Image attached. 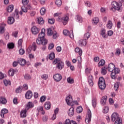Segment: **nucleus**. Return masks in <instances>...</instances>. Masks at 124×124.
<instances>
[{"label": "nucleus", "mask_w": 124, "mask_h": 124, "mask_svg": "<svg viewBox=\"0 0 124 124\" xmlns=\"http://www.w3.org/2000/svg\"><path fill=\"white\" fill-rule=\"evenodd\" d=\"M98 22H99V19H98V17H96L92 19V23L93 25H97Z\"/></svg>", "instance_id": "c756f323"}, {"label": "nucleus", "mask_w": 124, "mask_h": 124, "mask_svg": "<svg viewBox=\"0 0 124 124\" xmlns=\"http://www.w3.org/2000/svg\"><path fill=\"white\" fill-rule=\"evenodd\" d=\"M78 44L80 47H84L87 45V40L84 39L79 40L78 42Z\"/></svg>", "instance_id": "9d476101"}, {"label": "nucleus", "mask_w": 124, "mask_h": 124, "mask_svg": "<svg viewBox=\"0 0 124 124\" xmlns=\"http://www.w3.org/2000/svg\"><path fill=\"white\" fill-rule=\"evenodd\" d=\"M18 71L16 69L11 68L8 71V75L9 76H14V74L17 73Z\"/></svg>", "instance_id": "ddd939ff"}, {"label": "nucleus", "mask_w": 124, "mask_h": 124, "mask_svg": "<svg viewBox=\"0 0 124 124\" xmlns=\"http://www.w3.org/2000/svg\"><path fill=\"white\" fill-rule=\"evenodd\" d=\"M104 64H105V61H104V60H103V59H102L99 62V63L98 64V66L99 67H100V66H103V65H104Z\"/></svg>", "instance_id": "e433bc0d"}, {"label": "nucleus", "mask_w": 124, "mask_h": 124, "mask_svg": "<svg viewBox=\"0 0 124 124\" xmlns=\"http://www.w3.org/2000/svg\"><path fill=\"white\" fill-rule=\"evenodd\" d=\"M53 64H56V68L59 70H62L64 67V63L60 58L55 59L53 61Z\"/></svg>", "instance_id": "7ed1b4c3"}, {"label": "nucleus", "mask_w": 124, "mask_h": 124, "mask_svg": "<svg viewBox=\"0 0 124 124\" xmlns=\"http://www.w3.org/2000/svg\"><path fill=\"white\" fill-rule=\"evenodd\" d=\"M6 24L4 23H2L0 26V34H2L4 32V28H5Z\"/></svg>", "instance_id": "5701e85b"}, {"label": "nucleus", "mask_w": 124, "mask_h": 124, "mask_svg": "<svg viewBox=\"0 0 124 124\" xmlns=\"http://www.w3.org/2000/svg\"><path fill=\"white\" fill-rule=\"evenodd\" d=\"M45 108L46 110H49L51 108V103L50 102H46L45 104Z\"/></svg>", "instance_id": "2f4dec72"}, {"label": "nucleus", "mask_w": 124, "mask_h": 124, "mask_svg": "<svg viewBox=\"0 0 124 124\" xmlns=\"http://www.w3.org/2000/svg\"><path fill=\"white\" fill-rule=\"evenodd\" d=\"M75 52H76V53H78L79 56H82V54H83V51L79 47L76 48L75 49Z\"/></svg>", "instance_id": "c85d7f7f"}, {"label": "nucleus", "mask_w": 124, "mask_h": 124, "mask_svg": "<svg viewBox=\"0 0 124 124\" xmlns=\"http://www.w3.org/2000/svg\"><path fill=\"white\" fill-rule=\"evenodd\" d=\"M47 34L49 36L53 35V31H52V29L51 28L47 29Z\"/></svg>", "instance_id": "79ce46f5"}, {"label": "nucleus", "mask_w": 124, "mask_h": 124, "mask_svg": "<svg viewBox=\"0 0 124 124\" xmlns=\"http://www.w3.org/2000/svg\"><path fill=\"white\" fill-rule=\"evenodd\" d=\"M69 20V17L68 16L65 15L62 17L59 16L57 18V21L58 22H62L64 26H65L66 24L68 23V21Z\"/></svg>", "instance_id": "20e7f679"}, {"label": "nucleus", "mask_w": 124, "mask_h": 124, "mask_svg": "<svg viewBox=\"0 0 124 124\" xmlns=\"http://www.w3.org/2000/svg\"><path fill=\"white\" fill-rule=\"evenodd\" d=\"M22 91H23V87L22 86H20L16 89V92L17 93H21Z\"/></svg>", "instance_id": "09e8293b"}, {"label": "nucleus", "mask_w": 124, "mask_h": 124, "mask_svg": "<svg viewBox=\"0 0 124 124\" xmlns=\"http://www.w3.org/2000/svg\"><path fill=\"white\" fill-rule=\"evenodd\" d=\"M110 76L112 79H116V73H115L114 71L111 72Z\"/></svg>", "instance_id": "0e129e2a"}, {"label": "nucleus", "mask_w": 124, "mask_h": 124, "mask_svg": "<svg viewBox=\"0 0 124 124\" xmlns=\"http://www.w3.org/2000/svg\"><path fill=\"white\" fill-rule=\"evenodd\" d=\"M92 120V112H91V110L88 109L87 112V116L85 119V122L86 124H90L91 123V121Z\"/></svg>", "instance_id": "423d86ee"}, {"label": "nucleus", "mask_w": 124, "mask_h": 124, "mask_svg": "<svg viewBox=\"0 0 124 124\" xmlns=\"http://www.w3.org/2000/svg\"><path fill=\"white\" fill-rule=\"evenodd\" d=\"M70 31H68V30H64L63 31V33L64 35H68L69 34Z\"/></svg>", "instance_id": "774afa93"}, {"label": "nucleus", "mask_w": 124, "mask_h": 124, "mask_svg": "<svg viewBox=\"0 0 124 124\" xmlns=\"http://www.w3.org/2000/svg\"><path fill=\"white\" fill-rule=\"evenodd\" d=\"M5 77H6V74H3L2 72H0V79L1 80L4 78H5Z\"/></svg>", "instance_id": "864d4df0"}, {"label": "nucleus", "mask_w": 124, "mask_h": 124, "mask_svg": "<svg viewBox=\"0 0 124 124\" xmlns=\"http://www.w3.org/2000/svg\"><path fill=\"white\" fill-rule=\"evenodd\" d=\"M7 103V100L5 97H0V104H5Z\"/></svg>", "instance_id": "7c9ffc66"}, {"label": "nucleus", "mask_w": 124, "mask_h": 124, "mask_svg": "<svg viewBox=\"0 0 124 124\" xmlns=\"http://www.w3.org/2000/svg\"><path fill=\"white\" fill-rule=\"evenodd\" d=\"M77 21L78 22V23H82L83 22V18H82V16L79 15L77 16Z\"/></svg>", "instance_id": "c9c22d12"}, {"label": "nucleus", "mask_w": 124, "mask_h": 124, "mask_svg": "<svg viewBox=\"0 0 124 124\" xmlns=\"http://www.w3.org/2000/svg\"><path fill=\"white\" fill-rule=\"evenodd\" d=\"M49 60H53L55 59V53L54 52H51L49 54Z\"/></svg>", "instance_id": "6e6d98bb"}, {"label": "nucleus", "mask_w": 124, "mask_h": 124, "mask_svg": "<svg viewBox=\"0 0 124 124\" xmlns=\"http://www.w3.org/2000/svg\"><path fill=\"white\" fill-rule=\"evenodd\" d=\"M48 23L49 24H53L55 23V19L54 18H50L48 19Z\"/></svg>", "instance_id": "69168bd1"}, {"label": "nucleus", "mask_w": 124, "mask_h": 124, "mask_svg": "<svg viewBox=\"0 0 124 124\" xmlns=\"http://www.w3.org/2000/svg\"><path fill=\"white\" fill-rule=\"evenodd\" d=\"M115 67V64H113V63H110L108 67V71H109L110 72H112L114 71Z\"/></svg>", "instance_id": "4468645a"}, {"label": "nucleus", "mask_w": 124, "mask_h": 124, "mask_svg": "<svg viewBox=\"0 0 124 124\" xmlns=\"http://www.w3.org/2000/svg\"><path fill=\"white\" fill-rule=\"evenodd\" d=\"M41 78L44 80H47V79H48V75L47 74L42 75L41 76Z\"/></svg>", "instance_id": "680f3d73"}, {"label": "nucleus", "mask_w": 124, "mask_h": 124, "mask_svg": "<svg viewBox=\"0 0 124 124\" xmlns=\"http://www.w3.org/2000/svg\"><path fill=\"white\" fill-rule=\"evenodd\" d=\"M37 21L38 24L39 25H43L44 24V20H43V18L42 17H38L37 18Z\"/></svg>", "instance_id": "cd10ccee"}, {"label": "nucleus", "mask_w": 124, "mask_h": 124, "mask_svg": "<svg viewBox=\"0 0 124 124\" xmlns=\"http://www.w3.org/2000/svg\"><path fill=\"white\" fill-rule=\"evenodd\" d=\"M100 34L104 38V39H106L108 38V35L106 34V30L104 28H102L100 30Z\"/></svg>", "instance_id": "0eeeda50"}, {"label": "nucleus", "mask_w": 124, "mask_h": 124, "mask_svg": "<svg viewBox=\"0 0 124 124\" xmlns=\"http://www.w3.org/2000/svg\"><path fill=\"white\" fill-rule=\"evenodd\" d=\"M111 7L110 10L115 12L116 10L120 11L121 10V7L123 6V3L121 2H118L116 1H113L111 2Z\"/></svg>", "instance_id": "f03ea898"}, {"label": "nucleus", "mask_w": 124, "mask_h": 124, "mask_svg": "<svg viewBox=\"0 0 124 124\" xmlns=\"http://www.w3.org/2000/svg\"><path fill=\"white\" fill-rule=\"evenodd\" d=\"M19 55H23L25 54V50L24 49L21 48L19 50Z\"/></svg>", "instance_id": "338daca9"}, {"label": "nucleus", "mask_w": 124, "mask_h": 124, "mask_svg": "<svg viewBox=\"0 0 124 124\" xmlns=\"http://www.w3.org/2000/svg\"><path fill=\"white\" fill-rule=\"evenodd\" d=\"M41 15H44L46 13V8L42 7L40 9Z\"/></svg>", "instance_id": "a19ab883"}, {"label": "nucleus", "mask_w": 124, "mask_h": 124, "mask_svg": "<svg viewBox=\"0 0 124 124\" xmlns=\"http://www.w3.org/2000/svg\"><path fill=\"white\" fill-rule=\"evenodd\" d=\"M31 78V75L28 74H25L24 76V79H25L26 80H30Z\"/></svg>", "instance_id": "bf43d9fd"}, {"label": "nucleus", "mask_w": 124, "mask_h": 124, "mask_svg": "<svg viewBox=\"0 0 124 124\" xmlns=\"http://www.w3.org/2000/svg\"><path fill=\"white\" fill-rule=\"evenodd\" d=\"M7 47L9 49H13V48H14V47H15L14 44L13 43H9L7 45Z\"/></svg>", "instance_id": "4c0bfd02"}, {"label": "nucleus", "mask_w": 124, "mask_h": 124, "mask_svg": "<svg viewBox=\"0 0 124 124\" xmlns=\"http://www.w3.org/2000/svg\"><path fill=\"white\" fill-rule=\"evenodd\" d=\"M91 37V33L89 32H87L85 33L84 35V39L85 40H88L89 39V38Z\"/></svg>", "instance_id": "72a5a7b5"}, {"label": "nucleus", "mask_w": 124, "mask_h": 124, "mask_svg": "<svg viewBox=\"0 0 124 124\" xmlns=\"http://www.w3.org/2000/svg\"><path fill=\"white\" fill-rule=\"evenodd\" d=\"M82 111H83V108H82V107L79 106L77 108V113H81V112Z\"/></svg>", "instance_id": "49530a36"}, {"label": "nucleus", "mask_w": 124, "mask_h": 124, "mask_svg": "<svg viewBox=\"0 0 124 124\" xmlns=\"http://www.w3.org/2000/svg\"><path fill=\"white\" fill-rule=\"evenodd\" d=\"M68 115L69 117H72L74 115V108L73 107L70 108L68 110Z\"/></svg>", "instance_id": "f3484780"}, {"label": "nucleus", "mask_w": 124, "mask_h": 124, "mask_svg": "<svg viewBox=\"0 0 124 124\" xmlns=\"http://www.w3.org/2000/svg\"><path fill=\"white\" fill-rule=\"evenodd\" d=\"M53 79L55 82H60L62 79V77L60 74H56L53 75Z\"/></svg>", "instance_id": "6e6552de"}, {"label": "nucleus", "mask_w": 124, "mask_h": 124, "mask_svg": "<svg viewBox=\"0 0 124 124\" xmlns=\"http://www.w3.org/2000/svg\"><path fill=\"white\" fill-rule=\"evenodd\" d=\"M25 97L27 99H31L32 97V93L31 91H28L25 94Z\"/></svg>", "instance_id": "aec40b11"}, {"label": "nucleus", "mask_w": 124, "mask_h": 124, "mask_svg": "<svg viewBox=\"0 0 124 124\" xmlns=\"http://www.w3.org/2000/svg\"><path fill=\"white\" fill-rule=\"evenodd\" d=\"M120 119V116H119V114L118 113L114 112L111 115V121L112 122H115L117 120Z\"/></svg>", "instance_id": "1a4fd4ad"}, {"label": "nucleus", "mask_w": 124, "mask_h": 124, "mask_svg": "<svg viewBox=\"0 0 124 124\" xmlns=\"http://www.w3.org/2000/svg\"><path fill=\"white\" fill-rule=\"evenodd\" d=\"M106 100H107V96H104L102 97V99L101 100V105L102 106H104L106 104Z\"/></svg>", "instance_id": "a211bd4d"}, {"label": "nucleus", "mask_w": 124, "mask_h": 124, "mask_svg": "<svg viewBox=\"0 0 124 124\" xmlns=\"http://www.w3.org/2000/svg\"><path fill=\"white\" fill-rule=\"evenodd\" d=\"M100 10L101 13H106L107 9H106V8L101 7Z\"/></svg>", "instance_id": "e2e57ef3"}, {"label": "nucleus", "mask_w": 124, "mask_h": 124, "mask_svg": "<svg viewBox=\"0 0 124 124\" xmlns=\"http://www.w3.org/2000/svg\"><path fill=\"white\" fill-rule=\"evenodd\" d=\"M98 86L100 90H104L106 88V84H105V80L103 77H100L99 78Z\"/></svg>", "instance_id": "39448f33"}, {"label": "nucleus", "mask_w": 124, "mask_h": 124, "mask_svg": "<svg viewBox=\"0 0 124 124\" xmlns=\"http://www.w3.org/2000/svg\"><path fill=\"white\" fill-rule=\"evenodd\" d=\"M114 124H123L121 118L117 120H115Z\"/></svg>", "instance_id": "13d9d810"}, {"label": "nucleus", "mask_w": 124, "mask_h": 124, "mask_svg": "<svg viewBox=\"0 0 124 124\" xmlns=\"http://www.w3.org/2000/svg\"><path fill=\"white\" fill-rule=\"evenodd\" d=\"M37 110L40 114H41L42 115H44L45 114V111L43 109V107L42 106H40L38 107L37 108Z\"/></svg>", "instance_id": "b1692460"}, {"label": "nucleus", "mask_w": 124, "mask_h": 124, "mask_svg": "<svg viewBox=\"0 0 124 124\" xmlns=\"http://www.w3.org/2000/svg\"><path fill=\"white\" fill-rule=\"evenodd\" d=\"M31 6L30 5H28L26 6H22L21 8V9L23 12H24L26 13L28 12V10H29V9H31Z\"/></svg>", "instance_id": "6ab92c4d"}, {"label": "nucleus", "mask_w": 124, "mask_h": 124, "mask_svg": "<svg viewBox=\"0 0 124 124\" xmlns=\"http://www.w3.org/2000/svg\"><path fill=\"white\" fill-rule=\"evenodd\" d=\"M53 34V38L54 39H56V38H58V37H59V33H58V32H57L56 31H54L53 32V33H52Z\"/></svg>", "instance_id": "37998d69"}, {"label": "nucleus", "mask_w": 124, "mask_h": 124, "mask_svg": "<svg viewBox=\"0 0 124 124\" xmlns=\"http://www.w3.org/2000/svg\"><path fill=\"white\" fill-rule=\"evenodd\" d=\"M8 113V110L6 108H3L1 110L0 116L1 118H4V114Z\"/></svg>", "instance_id": "bb28decb"}, {"label": "nucleus", "mask_w": 124, "mask_h": 124, "mask_svg": "<svg viewBox=\"0 0 124 124\" xmlns=\"http://www.w3.org/2000/svg\"><path fill=\"white\" fill-rule=\"evenodd\" d=\"M37 48V46H36V45L35 44V43H33L32 44L31 49L33 50V51H35L36 50Z\"/></svg>", "instance_id": "de8ad7c7"}, {"label": "nucleus", "mask_w": 124, "mask_h": 124, "mask_svg": "<svg viewBox=\"0 0 124 124\" xmlns=\"http://www.w3.org/2000/svg\"><path fill=\"white\" fill-rule=\"evenodd\" d=\"M88 83L89 84V86L90 87H93V76L90 75L88 78Z\"/></svg>", "instance_id": "393cba45"}, {"label": "nucleus", "mask_w": 124, "mask_h": 124, "mask_svg": "<svg viewBox=\"0 0 124 124\" xmlns=\"http://www.w3.org/2000/svg\"><path fill=\"white\" fill-rule=\"evenodd\" d=\"M15 17L16 19H19V11L18 10H16L15 12Z\"/></svg>", "instance_id": "a18cd8bd"}, {"label": "nucleus", "mask_w": 124, "mask_h": 124, "mask_svg": "<svg viewBox=\"0 0 124 124\" xmlns=\"http://www.w3.org/2000/svg\"><path fill=\"white\" fill-rule=\"evenodd\" d=\"M34 107V105L33 104V103L31 102H29L27 103L26 109L27 110H29L30 108H33Z\"/></svg>", "instance_id": "a878e982"}, {"label": "nucleus", "mask_w": 124, "mask_h": 124, "mask_svg": "<svg viewBox=\"0 0 124 124\" xmlns=\"http://www.w3.org/2000/svg\"><path fill=\"white\" fill-rule=\"evenodd\" d=\"M38 45L45 46L48 44V40L45 38V29L43 28L41 32L39 34V37L36 40Z\"/></svg>", "instance_id": "f257e3e1"}, {"label": "nucleus", "mask_w": 124, "mask_h": 124, "mask_svg": "<svg viewBox=\"0 0 124 124\" xmlns=\"http://www.w3.org/2000/svg\"><path fill=\"white\" fill-rule=\"evenodd\" d=\"M39 31H40V30L37 28L36 26H33L31 29V31L32 33L35 35L37 34V33L39 32Z\"/></svg>", "instance_id": "9b49d317"}, {"label": "nucleus", "mask_w": 124, "mask_h": 124, "mask_svg": "<svg viewBox=\"0 0 124 124\" xmlns=\"http://www.w3.org/2000/svg\"><path fill=\"white\" fill-rule=\"evenodd\" d=\"M119 87H120V83L119 82H116V83L114 84V88L115 91H118Z\"/></svg>", "instance_id": "3c124183"}, {"label": "nucleus", "mask_w": 124, "mask_h": 124, "mask_svg": "<svg viewBox=\"0 0 124 124\" xmlns=\"http://www.w3.org/2000/svg\"><path fill=\"white\" fill-rule=\"evenodd\" d=\"M66 102L68 105H71L73 100L72 99V96L70 95L66 97Z\"/></svg>", "instance_id": "f8f14e48"}, {"label": "nucleus", "mask_w": 124, "mask_h": 124, "mask_svg": "<svg viewBox=\"0 0 124 124\" xmlns=\"http://www.w3.org/2000/svg\"><path fill=\"white\" fill-rule=\"evenodd\" d=\"M55 3L56 5L61 6L62 5V0H55Z\"/></svg>", "instance_id": "5fc2aeb1"}, {"label": "nucleus", "mask_w": 124, "mask_h": 124, "mask_svg": "<svg viewBox=\"0 0 124 124\" xmlns=\"http://www.w3.org/2000/svg\"><path fill=\"white\" fill-rule=\"evenodd\" d=\"M67 82L69 84H74V79L72 78L69 77L67 78Z\"/></svg>", "instance_id": "58836bf2"}, {"label": "nucleus", "mask_w": 124, "mask_h": 124, "mask_svg": "<svg viewBox=\"0 0 124 124\" xmlns=\"http://www.w3.org/2000/svg\"><path fill=\"white\" fill-rule=\"evenodd\" d=\"M18 59V63L22 65V66H24V65H26V63H27V61H26V60L23 58H19Z\"/></svg>", "instance_id": "2eb2a0df"}, {"label": "nucleus", "mask_w": 124, "mask_h": 124, "mask_svg": "<svg viewBox=\"0 0 124 124\" xmlns=\"http://www.w3.org/2000/svg\"><path fill=\"white\" fill-rule=\"evenodd\" d=\"M106 27L108 30H111L113 28V22L111 20H108Z\"/></svg>", "instance_id": "4be33fe9"}, {"label": "nucleus", "mask_w": 124, "mask_h": 124, "mask_svg": "<svg viewBox=\"0 0 124 124\" xmlns=\"http://www.w3.org/2000/svg\"><path fill=\"white\" fill-rule=\"evenodd\" d=\"M22 43H23V40L20 39L18 41V47L19 48H22Z\"/></svg>", "instance_id": "603ef678"}, {"label": "nucleus", "mask_w": 124, "mask_h": 124, "mask_svg": "<svg viewBox=\"0 0 124 124\" xmlns=\"http://www.w3.org/2000/svg\"><path fill=\"white\" fill-rule=\"evenodd\" d=\"M13 9H14V6L13 5H10L8 6L7 11V12H12Z\"/></svg>", "instance_id": "f704fd0d"}, {"label": "nucleus", "mask_w": 124, "mask_h": 124, "mask_svg": "<svg viewBox=\"0 0 124 124\" xmlns=\"http://www.w3.org/2000/svg\"><path fill=\"white\" fill-rule=\"evenodd\" d=\"M68 35L70 37V38H71L72 39H73V38H74V35L73 34V31H70V33H69Z\"/></svg>", "instance_id": "052dcab7"}, {"label": "nucleus", "mask_w": 124, "mask_h": 124, "mask_svg": "<svg viewBox=\"0 0 124 124\" xmlns=\"http://www.w3.org/2000/svg\"><path fill=\"white\" fill-rule=\"evenodd\" d=\"M107 68L105 67H103L101 69V73L102 74V75H106L107 73Z\"/></svg>", "instance_id": "473e14b6"}, {"label": "nucleus", "mask_w": 124, "mask_h": 124, "mask_svg": "<svg viewBox=\"0 0 124 124\" xmlns=\"http://www.w3.org/2000/svg\"><path fill=\"white\" fill-rule=\"evenodd\" d=\"M77 60L78 62L79 67H81L82 65H81V62H82V58H81V56H78V57Z\"/></svg>", "instance_id": "8fccbe9b"}, {"label": "nucleus", "mask_w": 124, "mask_h": 124, "mask_svg": "<svg viewBox=\"0 0 124 124\" xmlns=\"http://www.w3.org/2000/svg\"><path fill=\"white\" fill-rule=\"evenodd\" d=\"M15 22V19L13 17L9 16L8 17L7 23L9 25H12V24H14Z\"/></svg>", "instance_id": "412c9836"}, {"label": "nucleus", "mask_w": 124, "mask_h": 124, "mask_svg": "<svg viewBox=\"0 0 124 124\" xmlns=\"http://www.w3.org/2000/svg\"><path fill=\"white\" fill-rule=\"evenodd\" d=\"M92 105L94 108L96 107V99L94 98L92 100Z\"/></svg>", "instance_id": "4d7b16f0"}, {"label": "nucleus", "mask_w": 124, "mask_h": 124, "mask_svg": "<svg viewBox=\"0 0 124 124\" xmlns=\"http://www.w3.org/2000/svg\"><path fill=\"white\" fill-rule=\"evenodd\" d=\"M3 83L5 86H8V85L10 86V85H11V82H10V81L8 80H6V79L4 80Z\"/></svg>", "instance_id": "c03bdc74"}, {"label": "nucleus", "mask_w": 124, "mask_h": 124, "mask_svg": "<svg viewBox=\"0 0 124 124\" xmlns=\"http://www.w3.org/2000/svg\"><path fill=\"white\" fill-rule=\"evenodd\" d=\"M108 112H109V107H104L103 108V113H104V114H107Z\"/></svg>", "instance_id": "ea45409f"}, {"label": "nucleus", "mask_w": 124, "mask_h": 124, "mask_svg": "<svg viewBox=\"0 0 124 124\" xmlns=\"http://www.w3.org/2000/svg\"><path fill=\"white\" fill-rule=\"evenodd\" d=\"M28 111V109L25 108L23 109L20 112V117L21 118H26L27 117V112Z\"/></svg>", "instance_id": "dca6fc26"}]
</instances>
